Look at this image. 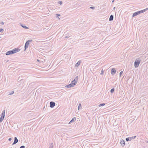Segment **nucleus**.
<instances>
[{"instance_id":"obj_1","label":"nucleus","mask_w":148,"mask_h":148,"mask_svg":"<svg viewBox=\"0 0 148 148\" xmlns=\"http://www.w3.org/2000/svg\"><path fill=\"white\" fill-rule=\"evenodd\" d=\"M148 8H146L144 10L136 12L133 14L132 16V17H134L141 13H143L148 10Z\"/></svg>"},{"instance_id":"obj_2","label":"nucleus","mask_w":148,"mask_h":148,"mask_svg":"<svg viewBox=\"0 0 148 148\" xmlns=\"http://www.w3.org/2000/svg\"><path fill=\"white\" fill-rule=\"evenodd\" d=\"M32 40H29L27 41L25 43L24 46L25 49H24V51H25L26 49L27 48L29 45V42H32Z\"/></svg>"},{"instance_id":"obj_3","label":"nucleus","mask_w":148,"mask_h":148,"mask_svg":"<svg viewBox=\"0 0 148 148\" xmlns=\"http://www.w3.org/2000/svg\"><path fill=\"white\" fill-rule=\"evenodd\" d=\"M140 62V60H136L134 63V66L135 68L138 67Z\"/></svg>"},{"instance_id":"obj_4","label":"nucleus","mask_w":148,"mask_h":148,"mask_svg":"<svg viewBox=\"0 0 148 148\" xmlns=\"http://www.w3.org/2000/svg\"><path fill=\"white\" fill-rule=\"evenodd\" d=\"M136 137V136H132L130 137H128L126 138V140L127 141H130L132 139H135Z\"/></svg>"},{"instance_id":"obj_5","label":"nucleus","mask_w":148,"mask_h":148,"mask_svg":"<svg viewBox=\"0 0 148 148\" xmlns=\"http://www.w3.org/2000/svg\"><path fill=\"white\" fill-rule=\"evenodd\" d=\"M50 107L53 108L55 106V103L53 101H51L50 103Z\"/></svg>"},{"instance_id":"obj_6","label":"nucleus","mask_w":148,"mask_h":148,"mask_svg":"<svg viewBox=\"0 0 148 148\" xmlns=\"http://www.w3.org/2000/svg\"><path fill=\"white\" fill-rule=\"evenodd\" d=\"M13 54L19 51L20 49L17 48H15L12 50Z\"/></svg>"},{"instance_id":"obj_7","label":"nucleus","mask_w":148,"mask_h":148,"mask_svg":"<svg viewBox=\"0 0 148 148\" xmlns=\"http://www.w3.org/2000/svg\"><path fill=\"white\" fill-rule=\"evenodd\" d=\"M13 54V51H12V50L9 51H7L5 53V54L6 55H9L12 54Z\"/></svg>"},{"instance_id":"obj_8","label":"nucleus","mask_w":148,"mask_h":148,"mask_svg":"<svg viewBox=\"0 0 148 148\" xmlns=\"http://www.w3.org/2000/svg\"><path fill=\"white\" fill-rule=\"evenodd\" d=\"M5 110H3L1 116V118L4 119L5 116Z\"/></svg>"},{"instance_id":"obj_9","label":"nucleus","mask_w":148,"mask_h":148,"mask_svg":"<svg viewBox=\"0 0 148 148\" xmlns=\"http://www.w3.org/2000/svg\"><path fill=\"white\" fill-rule=\"evenodd\" d=\"M14 141L12 144V145H14L16 144L18 142V140L16 137H15L14 138Z\"/></svg>"},{"instance_id":"obj_10","label":"nucleus","mask_w":148,"mask_h":148,"mask_svg":"<svg viewBox=\"0 0 148 148\" xmlns=\"http://www.w3.org/2000/svg\"><path fill=\"white\" fill-rule=\"evenodd\" d=\"M116 73V70L114 68H112L111 71V73L112 75H114Z\"/></svg>"},{"instance_id":"obj_11","label":"nucleus","mask_w":148,"mask_h":148,"mask_svg":"<svg viewBox=\"0 0 148 148\" xmlns=\"http://www.w3.org/2000/svg\"><path fill=\"white\" fill-rule=\"evenodd\" d=\"M78 78V76L76 77L75 79L72 81V82H73L74 83H76V84L77 82Z\"/></svg>"},{"instance_id":"obj_12","label":"nucleus","mask_w":148,"mask_h":148,"mask_svg":"<svg viewBox=\"0 0 148 148\" xmlns=\"http://www.w3.org/2000/svg\"><path fill=\"white\" fill-rule=\"evenodd\" d=\"M81 62V61L80 60L78 61L75 64V67H77L80 64V63Z\"/></svg>"},{"instance_id":"obj_13","label":"nucleus","mask_w":148,"mask_h":148,"mask_svg":"<svg viewBox=\"0 0 148 148\" xmlns=\"http://www.w3.org/2000/svg\"><path fill=\"white\" fill-rule=\"evenodd\" d=\"M120 143H121V145L123 147L125 145V141L123 140H121V141Z\"/></svg>"},{"instance_id":"obj_14","label":"nucleus","mask_w":148,"mask_h":148,"mask_svg":"<svg viewBox=\"0 0 148 148\" xmlns=\"http://www.w3.org/2000/svg\"><path fill=\"white\" fill-rule=\"evenodd\" d=\"M76 120V118L75 117H73L72 119L70 121L69 123V124H70L73 121H74Z\"/></svg>"},{"instance_id":"obj_15","label":"nucleus","mask_w":148,"mask_h":148,"mask_svg":"<svg viewBox=\"0 0 148 148\" xmlns=\"http://www.w3.org/2000/svg\"><path fill=\"white\" fill-rule=\"evenodd\" d=\"M114 17L113 15H111L110 16V17L109 18V21H111L113 20V19Z\"/></svg>"},{"instance_id":"obj_16","label":"nucleus","mask_w":148,"mask_h":148,"mask_svg":"<svg viewBox=\"0 0 148 148\" xmlns=\"http://www.w3.org/2000/svg\"><path fill=\"white\" fill-rule=\"evenodd\" d=\"M21 25L23 28L25 29H29V28L27 27L25 25H23L22 24H21Z\"/></svg>"},{"instance_id":"obj_17","label":"nucleus","mask_w":148,"mask_h":148,"mask_svg":"<svg viewBox=\"0 0 148 148\" xmlns=\"http://www.w3.org/2000/svg\"><path fill=\"white\" fill-rule=\"evenodd\" d=\"M65 87H67V88H71V87H73V86H72V85H71V84H68V85H66L65 86Z\"/></svg>"},{"instance_id":"obj_18","label":"nucleus","mask_w":148,"mask_h":148,"mask_svg":"<svg viewBox=\"0 0 148 148\" xmlns=\"http://www.w3.org/2000/svg\"><path fill=\"white\" fill-rule=\"evenodd\" d=\"M82 105L81 103H79V106L78 108V110H79L81 109H82Z\"/></svg>"},{"instance_id":"obj_19","label":"nucleus","mask_w":148,"mask_h":148,"mask_svg":"<svg viewBox=\"0 0 148 148\" xmlns=\"http://www.w3.org/2000/svg\"><path fill=\"white\" fill-rule=\"evenodd\" d=\"M70 84H71L72 86H73V87L76 84V83H74L73 82H72V81L71 83Z\"/></svg>"},{"instance_id":"obj_20","label":"nucleus","mask_w":148,"mask_h":148,"mask_svg":"<svg viewBox=\"0 0 148 148\" xmlns=\"http://www.w3.org/2000/svg\"><path fill=\"white\" fill-rule=\"evenodd\" d=\"M114 90V88H112L110 90V92L111 93H112Z\"/></svg>"},{"instance_id":"obj_21","label":"nucleus","mask_w":148,"mask_h":148,"mask_svg":"<svg viewBox=\"0 0 148 148\" xmlns=\"http://www.w3.org/2000/svg\"><path fill=\"white\" fill-rule=\"evenodd\" d=\"M105 105V103H101L99 105V106L101 107V106H103Z\"/></svg>"},{"instance_id":"obj_22","label":"nucleus","mask_w":148,"mask_h":148,"mask_svg":"<svg viewBox=\"0 0 148 148\" xmlns=\"http://www.w3.org/2000/svg\"><path fill=\"white\" fill-rule=\"evenodd\" d=\"M58 4L60 5H62V2L61 1H59L58 2Z\"/></svg>"},{"instance_id":"obj_23","label":"nucleus","mask_w":148,"mask_h":148,"mask_svg":"<svg viewBox=\"0 0 148 148\" xmlns=\"http://www.w3.org/2000/svg\"><path fill=\"white\" fill-rule=\"evenodd\" d=\"M100 74L101 75H103V69L101 70V73H100Z\"/></svg>"},{"instance_id":"obj_24","label":"nucleus","mask_w":148,"mask_h":148,"mask_svg":"<svg viewBox=\"0 0 148 148\" xmlns=\"http://www.w3.org/2000/svg\"><path fill=\"white\" fill-rule=\"evenodd\" d=\"M3 118L0 117V123L1 122L3 121Z\"/></svg>"},{"instance_id":"obj_25","label":"nucleus","mask_w":148,"mask_h":148,"mask_svg":"<svg viewBox=\"0 0 148 148\" xmlns=\"http://www.w3.org/2000/svg\"><path fill=\"white\" fill-rule=\"evenodd\" d=\"M14 91H12L11 93H10L9 94V95H12L14 93Z\"/></svg>"},{"instance_id":"obj_26","label":"nucleus","mask_w":148,"mask_h":148,"mask_svg":"<svg viewBox=\"0 0 148 148\" xmlns=\"http://www.w3.org/2000/svg\"><path fill=\"white\" fill-rule=\"evenodd\" d=\"M90 8L92 9H94L95 8V7H93V6H91L90 7Z\"/></svg>"},{"instance_id":"obj_27","label":"nucleus","mask_w":148,"mask_h":148,"mask_svg":"<svg viewBox=\"0 0 148 148\" xmlns=\"http://www.w3.org/2000/svg\"><path fill=\"white\" fill-rule=\"evenodd\" d=\"M123 73V71H121L120 73V74H119V75L121 76L122 74V73Z\"/></svg>"},{"instance_id":"obj_28","label":"nucleus","mask_w":148,"mask_h":148,"mask_svg":"<svg viewBox=\"0 0 148 148\" xmlns=\"http://www.w3.org/2000/svg\"><path fill=\"white\" fill-rule=\"evenodd\" d=\"M60 16V14H56V17H58Z\"/></svg>"},{"instance_id":"obj_29","label":"nucleus","mask_w":148,"mask_h":148,"mask_svg":"<svg viewBox=\"0 0 148 148\" xmlns=\"http://www.w3.org/2000/svg\"><path fill=\"white\" fill-rule=\"evenodd\" d=\"M20 148H25V146L24 145L21 146Z\"/></svg>"},{"instance_id":"obj_30","label":"nucleus","mask_w":148,"mask_h":148,"mask_svg":"<svg viewBox=\"0 0 148 148\" xmlns=\"http://www.w3.org/2000/svg\"><path fill=\"white\" fill-rule=\"evenodd\" d=\"M3 31V29L2 28L0 29V32H2V31Z\"/></svg>"},{"instance_id":"obj_31","label":"nucleus","mask_w":148,"mask_h":148,"mask_svg":"<svg viewBox=\"0 0 148 148\" xmlns=\"http://www.w3.org/2000/svg\"><path fill=\"white\" fill-rule=\"evenodd\" d=\"M70 37V36L68 35V36H65V38H69Z\"/></svg>"},{"instance_id":"obj_32","label":"nucleus","mask_w":148,"mask_h":148,"mask_svg":"<svg viewBox=\"0 0 148 148\" xmlns=\"http://www.w3.org/2000/svg\"><path fill=\"white\" fill-rule=\"evenodd\" d=\"M0 24L1 25H3L4 24V23L3 21H1L0 22Z\"/></svg>"},{"instance_id":"obj_33","label":"nucleus","mask_w":148,"mask_h":148,"mask_svg":"<svg viewBox=\"0 0 148 148\" xmlns=\"http://www.w3.org/2000/svg\"><path fill=\"white\" fill-rule=\"evenodd\" d=\"M12 140V138H9V139H8V140L9 141H11V140Z\"/></svg>"},{"instance_id":"obj_34","label":"nucleus","mask_w":148,"mask_h":148,"mask_svg":"<svg viewBox=\"0 0 148 148\" xmlns=\"http://www.w3.org/2000/svg\"><path fill=\"white\" fill-rule=\"evenodd\" d=\"M37 61L38 62H40V61L39 60L37 59Z\"/></svg>"},{"instance_id":"obj_35","label":"nucleus","mask_w":148,"mask_h":148,"mask_svg":"<svg viewBox=\"0 0 148 148\" xmlns=\"http://www.w3.org/2000/svg\"><path fill=\"white\" fill-rule=\"evenodd\" d=\"M49 148H53V146H50V147H49Z\"/></svg>"},{"instance_id":"obj_36","label":"nucleus","mask_w":148,"mask_h":148,"mask_svg":"<svg viewBox=\"0 0 148 148\" xmlns=\"http://www.w3.org/2000/svg\"><path fill=\"white\" fill-rule=\"evenodd\" d=\"M114 0H113V1H112V2H114Z\"/></svg>"}]
</instances>
